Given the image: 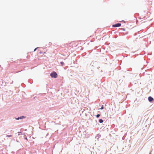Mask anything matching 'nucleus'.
<instances>
[{
	"label": "nucleus",
	"instance_id": "f257e3e1",
	"mask_svg": "<svg viewBox=\"0 0 154 154\" xmlns=\"http://www.w3.org/2000/svg\"><path fill=\"white\" fill-rule=\"evenodd\" d=\"M50 75L52 78H56L57 77V75L55 72H53L50 74Z\"/></svg>",
	"mask_w": 154,
	"mask_h": 154
},
{
	"label": "nucleus",
	"instance_id": "f03ea898",
	"mask_svg": "<svg viewBox=\"0 0 154 154\" xmlns=\"http://www.w3.org/2000/svg\"><path fill=\"white\" fill-rule=\"evenodd\" d=\"M121 25V24L119 23H118L116 24H115L113 25H112V26L113 27H117L120 26Z\"/></svg>",
	"mask_w": 154,
	"mask_h": 154
},
{
	"label": "nucleus",
	"instance_id": "7ed1b4c3",
	"mask_svg": "<svg viewBox=\"0 0 154 154\" xmlns=\"http://www.w3.org/2000/svg\"><path fill=\"white\" fill-rule=\"evenodd\" d=\"M148 100L149 102H151L154 99L153 98L151 97H149L148 98Z\"/></svg>",
	"mask_w": 154,
	"mask_h": 154
},
{
	"label": "nucleus",
	"instance_id": "20e7f679",
	"mask_svg": "<svg viewBox=\"0 0 154 154\" xmlns=\"http://www.w3.org/2000/svg\"><path fill=\"white\" fill-rule=\"evenodd\" d=\"M99 122L100 123H102L103 122V121L102 119H100L99 120Z\"/></svg>",
	"mask_w": 154,
	"mask_h": 154
},
{
	"label": "nucleus",
	"instance_id": "39448f33",
	"mask_svg": "<svg viewBox=\"0 0 154 154\" xmlns=\"http://www.w3.org/2000/svg\"><path fill=\"white\" fill-rule=\"evenodd\" d=\"M60 63L61 65V66H63L64 64V63L63 62H60Z\"/></svg>",
	"mask_w": 154,
	"mask_h": 154
},
{
	"label": "nucleus",
	"instance_id": "423d86ee",
	"mask_svg": "<svg viewBox=\"0 0 154 154\" xmlns=\"http://www.w3.org/2000/svg\"><path fill=\"white\" fill-rule=\"evenodd\" d=\"M100 114H98L96 116L97 118H98L100 116Z\"/></svg>",
	"mask_w": 154,
	"mask_h": 154
},
{
	"label": "nucleus",
	"instance_id": "0eeeda50",
	"mask_svg": "<svg viewBox=\"0 0 154 154\" xmlns=\"http://www.w3.org/2000/svg\"><path fill=\"white\" fill-rule=\"evenodd\" d=\"M7 137H12V135H7L6 136Z\"/></svg>",
	"mask_w": 154,
	"mask_h": 154
},
{
	"label": "nucleus",
	"instance_id": "6e6552de",
	"mask_svg": "<svg viewBox=\"0 0 154 154\" xmlns=\"http://www.w3.org/2000/svg\"><path fill=\"white\" fill-rule=\"evenodd\" d=\"M103 109V106H102L101 107V108H100V109Z\"/></svg>",
	"mask_w": 154,
	"mask_h": 154
},
{
	"label": "nucleus",
	"instance_id": "1a4fd4ad",
	"mask_svg": "<svg viewBox=\"0 0 154 154\" xmlns=\"http://www.w3.org/2000/svg\"><path fill=\"white\" fill-rule=\"evenodd\" d=\"M35 48L34 49V51H36V49H37V48Z\"/></svg>",
	"mask_w": 154,
	"mask_h": 154
},
{
	"label": "nucleus",
	"instance_id": "9d476101",
	"mask_svg": "<svg viewBox=\"0 0 154 154\" xmlns=\"http://www.w3.org/2000/svg\"><path fill=\"white\" fill-rule=\"evenodd\" d=\"M22 119V117H20V118H18V119Z\"/></svg>",
	"mask_w": 154,
	"mask_h": 154
},
{
	"label": "nucleus",
	"instance_id": "9b49d317",
	"mask_svg": "<svg viewBox=\"0 0 154 154\" xmlns=\"http://www.w3.org/2000/svg\"><path fill=\"white\" fill-rule=\"evenodd\" d=\"M22 117L23 118H24V116H22Z\"/></svg>",
	"mask_w": 154,
	"mask_h": 154
},
{
	"label": "nucleus",
	"instance_id": "f8f14e48",
	"mask_svg": "<svg viewBox=\"0 0 154 154\" xmlns=\"http://www.w3.org/2000/svg\"><path fill=\"white\" fill-rule=\"evenodd\" d=\"M26 140H27V138H26Z\"/></svg>",
	"mask_w": 154,
	"mask_h": 154
}]
</instances>
